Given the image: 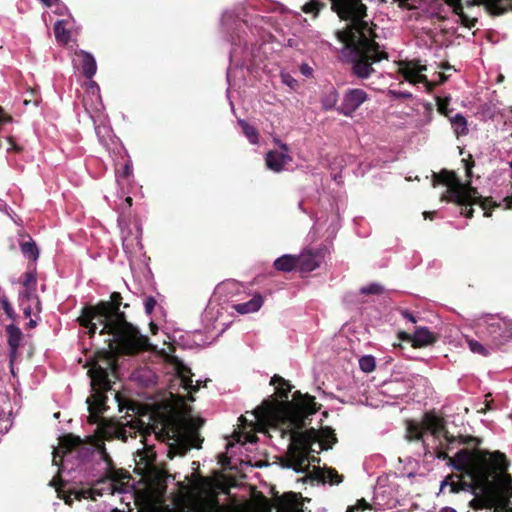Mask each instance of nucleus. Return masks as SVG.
Instances as JSON below:
<instances>
[{"mask_svg":"<svg viewBox=\"0 0 512 512\" xmlns=\"http://www.w3.org/2000/svg\"><path fill=\"white\" fill-rule=\"evenodd\" d=\"M122 300L120 292H112L107 301L101 300L95 305H85L77 318L79 325L87 329L89 338L94 337L99 326V335L111 336L104 341L107 348L96 351L88 370L91 384L100 389L112 388L109 374L117 369L116 354L136 355L150 347L148 337L142 335L140 330L127 320L125 312L120 310L121 306L129 307V304H123Z\"/></svg>","mask_w":512,"mask_h":512,"instance_id":"nucleus-1","label":"nucleus"},{"mask_svg":"<svg viewBox=\"0 0 512 512\" xmlns=\"http://www.w3.org/2000/svg\"><path fill=\"white\" fill-rule=\"evenodd\" d=\"M408 440L421 441L423 456L431 459H448V464L458 471L469 473L476 482H487L496 472L507 468V458L499 451L484 452L459 449L453 458L449 452L473 440L471 437H455L446 429L445 421L434 412H426L421 421H409L406 429Z\"/></svg>","mask_w":512,"mask_h":512,"instance_id":"nucleus-2","label":"nucleus"},{"mask_svg":"<svg viewBox=\"0 0 512 512\" xmlns=\"http://www.w3.org/2000/svg\"><path fill=\"white\" fill-rule=\"evenodd\" d=\"M297 407H299L297 399L286 404V411L291 416L286 420L287 430L282 433V437L287 435L290 438L285 466L296 472L306 473L311 464L320 462V458L313 455L320 452H317L318 448L313 447L317 442V430L314 428L303 430L308 423L303 421V410L300 412Z\"/></svg>","mask_w":512,"mask_h":512,"instance_id":"nucleus-3","label":"nucleus"},{"mask_svg":"<svg viewBox=\"0 0 512 512\" xmlns=\"http://www.w3.org/2000/svg\"><path fill=\"white\" fill-rule=\"evenodd\" d=\"M354 76L368 78L372 64L387 58V53L375 42V25L366 14V6L354 0Z\"/></svg>","mask_w":512,"mask_h":512,"instance_id":"nucleus-4","label":"nucleus"},{"mask_svg":"<svg viewBox=\"0 0 512 512\" xmlns=\"http://www.w3.org/2000/svg\"><path fill=\"white\" fill-rule=\"evenodd\" d=\"M271 385H276L275 394L281 399V402L273 403L271 401H264L263 405L255 410L256 417L258 419H271L275 420L281 433L287 430L288 424L286 420L290 418V414L286 411V404L292 403L295 399L299 400V410H303V421L307 422L309 416L315 414L320 409V404L315 401V397L308 393H301L295 391L292 396V400H288L289 394L292 391L293 386L288 380L275 374L271 380Z\"/></svg>","mask_w":512,"mask_h":512,"instance_id":"nucleus-5","label":"nucleus"},{"mask_svg":"<svg viewBox=\"0 0 512 512\" xmlns=\"http://www.w3.org/2000/svg\"><path fill=\"white\" fill-rule=\"evenodd\" d=\"M427 11L432 17L445 19L448 12H452L458 17L460 23L472 28L478 21V13L480 7L486 12L499 15L512 7V0H465L462 4L461 0H427Z\"/></svg>","mask_w":512,"mask_h":512,"instance_id":"nucleus-6","label":"nucleus"},{"mask_svg":"<svg viewBox=\"0 0 512 512\" xmlns=\"http://www.w3.org/2000/svg\"><path fill=\"white\" fill-rule=\"evenodd\" d=\"M184 429L185 419L180 416H171L165 420L161 431L156 433L159 439L174 441L169 445L167 453L171 459L176 455H185L192 447H201L203 439H201L200 435L196 431H190L186 435Z\"/></svg>","mask_w":512,"mask_h":512,"instance_id":"nucleus-7","label":"nucleus"},{"mask_svg":"<svg viewBox=\"0 0 512 512\" xmlns=\"http://www.w3.org/2000/svg\"><path fill=\"white\" fill-rule=\"evenodd\" d=\"M331 9L337 13L341 20L347 21L342 29L335 32L338 46L335 50L338 52L340 61L352 64V0H330Z\"/></svg>","mask_w":512,"mask_h":512,"instance_id":"nucleus-8","label":"nucleus"},{"mask_svg":"<svg viewBox=\"0 0 512 512\" xmlns=\"http://www.w3.org/2000/svg\"><path fill=\"white\" fill-rule=\"evenodd\" d=\"M441 181L448 186V200L461 206L460 213L462 215L467 218H471L474 211L472 206L479 204L482 210H484V216H490L486 211L485 202L481 200V196L478 194L476 189L469 185L459 183L453 175L449 174H447L446 178Z\"/></svg>","mask_w":512,"mask_h":512,"instance_id":"nucleus-9","label":"nucleus"},{"mask_svg":"<svg viewBox=\"0 0 512 512\" xmlns=\"http://www.w3.org/2000/svg\"><path fill=\"white\" fill-rule=\"evenodd\" d=\"M477 330L493 345L499 346L512 338V321L489 315L478 323Z\"/></svg>","mask_w":512,"mask_h":512,"instance_id":"nucleus-10","label":"nucleus"},{"mask_svg":"<svg viewBox=\"0 0 512 512\" xmlns=\"http://www.w3.org/2000/svg\"><path fill=\"white\" fill-rule=\"evenodd\" d=\"M397 64H399V72L406 81L414 85L423 84L426 91L432 89L431 83L423 74L427 70L425 65H421L417 61H400Z\"/></svg>","mask_w":512,"mask_h":512,"instance_id":"nucleus-11","label":"nucleus"},{"mask_svg":"<svg viewBox=\"0 0 512 512\" xmlns=\"http://www.w3.org/2000/svg\"><path fill=\"white\" fill-rule=\"evenodd\" d=\"M92 390L94 393L91 397L87 398L88 410H89V423L95 424L98 423L101 415L108 409L106 405L108 397L106 396V392L110 389H100L93 384H91Z\"/></svg>","mask_w":512,"mask_h":512,"instance_id":"nucleus-12","label":"nucleus"},{"mask_svg":"<svg viewBox=\"0 0 512 512\" xmlns=\"http://www.w3.org/2000/svg\"><path fill=\"white\" fill-rule=\"evenodd\" d=\"M82 445L80 437L66 434L59 438V446L53 450V464L61 466L65 454Z\"/></svg>","mask_w":512,"mask_h":512,"instance_id":"nucleus-13","label":"nucleus"},{"mask_svg":"<svg viewBox=\"0 0 512 512\" xmlns=\"http://www.w3.org/2000/svg\"><path fill=\"white\" fill-rule=\"evenodd\" d=\"M297 258V268L301 272H311L318 268L323 261L321 250H304Z\"/></svg>","mask_w":512,"mask_h":512,"instance_id":"nucleus-14","label":"nucleus"},{"mask_svg":"<svg viewBox=\"0 0 512 512\" xmlns=\"http://www.w3.org/2000/svg\"><path fill=\"white\" fill-rule=\"evenodd\" d=\"M6 334L9 347L10 367L11 371L13 372V363L18 357V349L21 345V341L23 340L24 335L21 329L14 324L6 326Z\"/></svg>","mask_w":512,"mask_h":512,"instance_id":"nucleus-15","label":"nucleus"},{"mask_svg":"<svg viewBox=\"0 0 512 512\" xmlns=\"http://www.w3.org/2000/svg\"><path fill=\"white\" fill-rule=\"evenodd\" d=\"M403 339L412 342L413 347H425L436 342L437 334L430 331L427 327H418L413 335L403 333Z\"/></svg>","mask_w":512,"mask_h":512,"instance_id":"nucleus-16","label":"nucleus"},{"mask_svg":"<svg viewBox=\"0 0 512 512\" xmlns=\"http://www.w3.org/2000/svg\"><path fill=\"white\" fill-rule=\"evenodd\" d=\"M291 161L292 157L289 154L276 150L267 152L265 156V163L267 168L276 173L283 171L286 164Z\"/></svg>","mask_w":512,"mask_h":512,"instance_id":"nucleus-17","label":"nucleus"},{"mask_svg":"<svg viewBox=\"0 0 512 512\" xmlns=\"http://www.w3.org/2000/svg\"><path fill=\"white\" fill-rule=\"evenodd\" d=\"M494 511L512 512V480H510L497 494Z\"/></svg>","mask_w":512,"mask_h":512,"instance_id":"nucleus-18","label":"nucleus"},{"mask_svg":"<svg viewBox=\"0 0 512 512\" xmlns=\"http://www.w3.org/2000/svg\"><path fill=\"white\" fill-rule=\"evenodd\" d=\"M447 487L451 493L469 491L472 489L470 484L463 482L461 478L455 474L448 475L441 481L440 491L443 492Z\"/></svg>","mask_w":512,"mask_h":512,"instance_id":"nucleus-19","label":"nucleus"},{"mask_svg":"<svg viewBox=\"0 0 512 512\" xmlns=\"http://www.w3.org/2000/svg\"><path fill=\"white\" fill-rule=\"evenodd\" d=\"M312 478L323 483L328 482L331 485H337L342 482L343 476L333 468H314Z\"/></svg>","mask_w":512,"mask_h":512,"instance_id":"nucleus-20","label":"nucleus"},{"mask_svg":"<svg viewBox=\"0 0 512 512\" xmlns=\"http://www.w3.org/2000/svg\"><path fill=\"white\" fill-rule=\"evenodd\" d=\"M76 55L81 58L80 67L82 74L87 79H92L97 70L96 60L93 55L83 50L78 52Z\"/></svg>","mask_w":512,"mask_h":512,"instance_id":"nucleus-21","label":"nucleus"},{"mask_svg":"<svg viewBox=\"0 0 512 512\" xmlns=\"http://www.w3.org/2000/svg\"><path fill=\"white\" fill-rule=\"evenodd\" d=\"M336 441V435L330 427L322 428L320 431H317V442L315 443L318 447L317 452L332 448Z\"/></svg>","mask_w":512,"mask_h":512,"instance_id":"nucleus-22","label":"nucleus"},{"mask_svg":"<svg viewBox=\"0 0 512 512\" xmlns=\"http://www.w3.org/2000/svg\"><path fill=\"white\" fill-rule=\"evenodd\" d=\"M263 305V297L256 294L247 302L235 305V310L240 314H247L258 311Z\"/></svg>","mask_w":512,"mask_h":512,"instance_id":"nucleus-23","label":"nucleus"},{"mask_svg":"<svg viewBox=\"0 0 512 512\" xmlns=\"http://www.w3.org/2000/svg\"><path fill=\"white\" fill-rule=\"evenodd\" d=\"M177 371H178V375L181 379V384L184 389H186L190 392H192V391L195 392L198 390V386L193 385V380H192L193 373L188 366H186L184 364H180L177 367Z\"/></svg>","mask_w":512,"mask_h":512,"instance_id":"nucleus-24","label":"nucleus"},{"mask_svg":"<svg viewBox=\"0 0 512 512\" xmlns=\"http://www.w3.org/2000/svg\"><path fill=\"white\" fill-rule=\"evenodd\" d=\"M274 268L281 272H291L297 268V258L290 254L283 255L274 261Z\"/></svg>","mask_w":512,"mask_h":512,"instance_id":"nucleus-25","label":"nucleus"},{"mask_svg":"<svg viewBox=\"0 0 512 512\" xmlns=\"http://www.w3.org/2000/svg\"><path fill=\"white\" fill-rule=\"evenodd\" d=\"M449 121L454 133L457 136H464L468 134V123L466 118L461 113H456L455 115L449 117Z\"/></svg>","mask_w":512,"mask_h":512,"instance_id":"nucleus-26","label":"nucleus"},{"mask_svg":"<svg viewBox=\"0 0 512 512\" xmlns=\"http://www.w3.org/2000/svg\"><path fill=\"white\" fill-rule=\"evenodd\" d=\"M28 241H22L20 242V250L22 254L28 258L32 262H36L39 258V249L35 243V241L29 237Z\"/></svg>","mask_w":512,"mask_h":512,"instance_id":"nucleus-27","label":"nucleus"},{"mask_svg":"<svg viewBox=\"0 0 512 512\" xmlns=\"http://www.w3.org/2000/svg\"><path fill=\"white\" fill-rule=\"evenodd\" d=\"M239 125L242 128L243 134L248 138L249 142L252 144H257L259 142V132L256 127L250 125L245 120H239Z\"/></svg>","mask_w":512,"mask_h":512,"instance_id":"nucleus-28","label":"nucleus"},{"mask_svg":"<svg viewBox=\"0 0 512 512\" xmlns=\"http://www.w3.org/2000/svg\"><path fill=\"white\" fill-rule=\"evenodd\" d=\"M359 367L365 373L372 372L376 367L375 357L372 355H364L359 359Z\"/></svg>","mask_w":512,"mask_h":512,"instance_id":"nucleus-29","label":"nucleus"},{"mask_svg":"<svg viewBox=\"0 0 512 512\" xmlns=\"http://www.w3.org/2000/svg\"><path fill=\"white\" fill-rule=\"evenodd\" d=\"M54 34L58 41L66 43L70 38V33L66 30L61 21H57L54 25Z\"/></svg>","mask_w":512,"mask_h":512,"instance_id":"nucleus-30","label":"nucleus"},{"mask_svg":"<svg viewBox=\"0 0 512 512\" xmlns=\"http://www.w3.org/2000/svg\"><path fill=\"white\" fill-rule=\"evenodd\" d=\"M0 310H2L8 318L15 320L16 313L9 299L5 295L0 296Z\"/></svg>","mask_w":512,"mask_h":512,"instance_id":"nucleus-31","label":"nucleus"},{"mask_svg":"<svg viewBox=\"0 0 512 512\" xmlns=\"http://www.w3.org/2000/svg\"><path fill=\"white\" fill-rule=\"evenodd\" d=\"M354 232L361 237H366L370 234V227L363 219L354 218Z\"/></svg>","mask_w":512,"mask_h":512,"instance_id":"nucleus-32","label":"nucleus"},{"mask_svg":"<svg viewBox=\"0 0 512 512\" xmlns=\"http://www.w3.org/2000/svg\"><path fill=\"white\" fill-rule=\"evenodd\" d=\"M384 288L378 283H370L368 285L363 286L360 289L361 294L365 295H379L383 292Z\"/></svg>","mask_w":512,"mask_h":512,"instance_id":"nucleus-33","label":"nucleus"},{"mask_svg":"<svg viewBox=\"0 0 512 512\" xmlns=\"http://www.w3.org/2000/svg\"><path fill=\"white\" fill-rule=\"evenodd\" d=\"M22 284L24 287L36 288L37 278L35 269L24 273Z\"/></svg>","mask_w":512,"mask_h":512,"instance_id":"nucleus-34","label":"nucleus"},{"mask_svg":"<svg viewBox=\"0 0 512 512\" xmlns=\"http://www.w3.org/2000/svg\"><path fill=\"white\" fill-rule=\"evenodd\" d=\"M325 7L324 3L319 2L318 0H311L303 6V11L305 13H315L317 14L322 8Z\"/></svg>","mask_w":512,"mask_h":512,"instance_id":"nucleus-35","label":"nucleus"},{"mask_svg":"<svg viewBox=\"0 0 512 512\" xmlns=\"http://www.w3.org/2000/svg\"><path fill=\"white\" fill-rule=\"evenodd\" d=\"M21 298L26 300H35L37 308L40 309V299L36 295V288L24 287V290L21 293Z\"/></svg>","mask_w":512,"mask_h":512,"instance_id":"nucleus-36","label":"nucleus"},{"mask_svg":"<svg viewBox=\"0 0 512 512\" xmlns=\"http://www.w3.org/2000/svg\"><path fill=\"white\" fill-rule=\"evenodd\" d=\"M468 345H469L470 350L473 353H477V354H480V355H483V356H487L488 355V349L483 344H481L480 342H478L476 340H469L468 341Z\"/></svg>","mask_w":512,"mask_h":512,"instance_id":"nucleus-37","label":"nucleus"},{"mask_svg":"<svg viewBox=\"0 0 512 512\" xmlns=\"http://www.w3.org/2000/svg\"><path fill=\"white\" fill-rule=\"evenodd\" d=\"M384 493H385V490L383 489V487L378 486L375 488L374 497H373L374 505H376V506L390 505L389 501H384L382 499V494H384Z\"/></svg>","mask_w":512,"mask_h":512,"instance_id":"nucleus-38","label":"nucleus"},{"mask_svg":"<svg viewBox=\"0 0 512 512\" xmlns=\"http://www.w3.org/2000/svg\"><path fill=\"white\" fill-rule=\"evenodd\" d=\"M367 100V94L361 89H354V110Z\"/></svg>","mask_w":512,"mask_h":512,"instance_id":"nucleus-39","label":"nucleus"},{"mask_svg":"<svg viewBox=\"0 0 512 512\" xmlns=\"http://www.w3.org/2000/svg\"><path fill=\"white\" fill-rule=\"evenodd\" d=\"M437 106H438V111L441 114L445 115L448 118L451 117L450 113H451L452 109L449 108V103L447 100L438 99Z\"/></svg>","mask_w":512,"mask_h":512,"instance_id":"nucleus-40","label":"nucleus"},{"mask_svg":"<svg viewBox=\"0 0 512 512\" xmlns=\"http://www.w3.org/2000/svg\"><path fill=\"white\" fill-rule=\"evenodd\" d=\"M157 304L156 299L153 296L146 297L144 301V308L147 315H151Z\"/></svg>","mask_w":512,"mask_h":512,"instance_id":"nucleus-41","label":"nucleus"},{"mask_svg":"<svg viewBox=\"0 0 512 512\" xmlns=\"http://www.w3.org/2000/svg\"><path fill=\"white\" fill-rule=\"evenodd\" d=\"M133 174V167L130 161L126 162L122 170L117 173L118 177L129 178Z\"/></svg>","mask_w":512,"mask_h":512,"instance_id":"nucleus-42","label":"nucleus"},{"mask_svg":"<svg viewBox=\"0 0 512 512\" xmlns=\"http://www.w3.org/2000/svg\"><path fill=\"white\" fill-rule=\"evenodd\" d=\"M210 487V481L207 478L201 477L199 482L195 484V488L201 492H205Z\"/></svg>","mask_w":512,"mask_h":512,"instance_id":"nucleus-43","label":"nucleus"},{"mask_svg":"<svg viewBox=\"0 0 512 512\" xmlns=\"http://www.w3.org/2000/svg\"><path fill=\"white\" fill-rule=\"evenodd\" d=\"M469 505L473 509H482L485 506V500L478 497H474L472 500L469 501Z\"/></svg>","mask_w":512,"mask_h":512,"instance_id":"nucleus-44","label":"nucleus"},{"mask_svg":"<svg viewBox=\"0 0 512 512\" xmlns=\"http://www.w3.org/2000/svg\"><path fill=\"white\" fill-rule=\"evenodd\" d=\"M389 93L397 98H402V99H409L412 97V94L408 91L390 90Z\"/></svg>","mask_w":512,"mask_h":512,"instance_id":"nucleus-45","label":"nucleus"},{"mask_svg":"<svg viewBox=\"0 0 512 512\" xmlns=\"http://www.w3.org/2000/svg\"><path fill=\"white\" fill-rule=\"evenodd\" d=\"M368 508H370V504L363 498L360 500H357V503L354 504V511L355 510L364 511Z\"/></svg>","mask_w":512,"mask_h":512,"instance_id":"nucleus-46","label":"nucleus"},{"mask_svg":"<svg viewBox=\"0 0 512 512\" xmlns=\"http://www.w3.org/2000/svg\"><path fill=\"white\" fill-rule=\"evenodd\" d=\"M7 140L9 142V144H10V147L8 148V151L13 150L15 152H20L22 150V148L19 145L16 144V142H15V140H14V138L12 136H8Z\"/></svg>","mask_w":512,"mask_h":512,"instance_id":"nucleus-47","label":"nucleus"},{"mask_svg":"<svg viewBox=\"0 0 512 512\" xmlns=\"http://www.w3.org/2000/svg\"><path fill=\"white\" fill-rule=\"evenodd\" d=\"M138 423H139V432L142 434H148V433H150V430L153 429L152 426L145 425V423L142 422L141 420H138Z\"/></svg>","mask_w":512,"mask_h":512,"instance_id":"nucleus-48","label":"nucleus"},{"mask_svg":"<svg viewBox=\"0 0 512 512\" xmlns=\"http://www.w3.org/2000/svg\"><path fill=\"white\" fill-rule=\"evenodd\" d=\"M402 316L407 321H410L412 323H416L415 316L412 313H410L409 311H407V310L402 311Z\"/></svg>","mask_w":512,"mask_h":512,"instance_id":"nucleus-49","label":"nucleus"},{"mask_svg":"<svg viewBox=\"0 0 512 512\" xmlns=\"http://www.w3.org/2000/svg\"><path fill=\"white\" fill-rule=\"evenodd\" d=\"M146 464L149 465V464H152L155 459H156V454L152 451H149L146 455Z\"/></svg>","mask_w":512,"mask_h":512,"instance_id":"nucleus-50","label":"nucleus"},{"mask_svg":"<svg viewBox=\"0 0 512 512\" xmlns=\"http://www.w3.org/2000/svg\"><path fill=\"white\" fill-rule=\"evenodd\" d=\"M301 72L306 76H310L312 74V68L308 65H302Z\"/></svg>","mask_w":512,"mask_h":512,"instance_id":"nucleus-51","label":"nucleus"},{"mask_svg":"<svg viewBox=\"0 0 512 512\" xmlns=\"http://www.w3.org/2000/svg\"><path fill=\"white\" fill-rule=\"evenodd\" d=\"M23 313H24V316L26 318L30 317L31 316V313H32V309H31V306L28 305L26 307L23 308Z\"/></svg>","mask_w":512,"mask_h":512,"instance_id":"nucleus-52","label":"nucleus"},{"mask_svg":"<svg viewBox=\"0 0 512 512\" xmlns=\"http://www.w3.org/2000/svg\"><path fill=\"white\" fill-rule=\"evenodd\" d=\"M503 202L505 203V208H512V197L511 198H504Z\"/></svg>","mask_w":512,"mask_h":512,"instance_id":"nucleus-53","label":"nucleus"},{"mask_svg":"<svg viewBox=\"0 0 512 512\" xmlns=\"http://www.w3.org/2000/svg\"><path fill=\"white\" fill-rule=\"evenodd\" d=\"M279 147H280V149H281V151H280V152H282V153H287V154H288V152H289V150H290V149H289V147H288V145H287V144H285V143H281V144L279 145Z\"/></svg>","mask_w":512,"mask_h":512,"instance_id":"nucleus-54","label":"nucleus"},{"mask_svg":"<svg viewBox=\"0 0 512 512\" xmlns=\"http://www.w3.org/2000/svg\"><path fill=\"white\" fill-rule=\"evenodd\" d=\"M124 203L126 204L127 208H130L133 204V199L130 196H127L124 200Z\"/></svg>","mask_w":512,"mask_h":512,"instance_id":"nucleus-55","label":"nucleus"},{"mask_svg":"<svg viewBox=\"0 0 512 512\" xmlns=\"http://www.w3.org/2000/svg\"><path fill=\"white\" fill-rule=\"evenodd\" d=\"M435 212H424L423 216L425 219H433Z\"/></svg>","mask_w":512,"mask_h":512,"instance_id":"nucleus-56","label":"nucleus"},{"mask_svg":"<svg viewBox=\"0 0 512 512\" xmlns=\"http://www.w3.org/2000/svg\"><path fill=\"white\" fill-rule=\"evenodd\" d=\"M440 512H457V511L452 507H444L440 510Z\"/></svg>","mask_w":512,"mask_h":512,"instance_id":"nucleus-57","label":"nucleus"},{"mask_svg":"<svg viewBox=\"0 0 512 512\" xmlns=\"http://www.w3.org/2000/svg\"><path fill=\"white\" fill-rule=\"evenodd\" d=\"M343 112H344L345 115L350 116V115H352V108L347 106V107H345Z\"/></svg>","mask_w":512,"mask_h":512,"instance_id":"nucleus-58","label":"nucleus"},{"mask_svg":"<svg viewBox=\"0 0 512 512\" xmlns=\"http://www.w3.org/2000/svg\"><path fill=\"white\" fill-rule=\"evenodd\" d=\"M36 325H37V323L33 319H30V321L28 322V327L29 328H34V327H36Z\"/></svg>","mask_w":512,"mask_h":512,"instance_id":"nucleus-59","label":"nucleus"},{"mask_svg":"<svg viewBox=\"0 0 512 512\" xmlns=\"http://www.w3.org/2000/svg\"><path fill=\"white\" fill-rule=\"evenodd\" d=\"M64 501H65L66 504L72 505V500H71L70 497L64 498Z\"/></svg>","mask_w":512,"mask_h":512,"instance_id":"nucleus-60","label":"nucleus"},{"mask_svg":"<svg viewBox=\"0 0 512 512\" xmlns=\"http://www.w3.org/2000/svg\"><path fill=\"white\" fill-rule=\"evenodd\" d=\"M43 3H45L47 6L52 5V0H41Z\"/></svg>","mask_w":512,"mask_h":512,"instance_id":"nucleus-61","label":"nucleus"},{"mask_svg":"<svg viewBox=\"0 0 512 512\" xmlns=\"http://www.w3.org/2000/svg\"><path fill=\"white\" fill-rule=\"evenodd\" d=\"M90 87H91V88H97V89H98V85H97V84H96V82H94V81H92V82L90 83Z\"/></svg>","mask_w":512,"mask_h":512,"instance_id":"nucleus-62","label":"nucleus"},{"mask_svg":"<svg viewBox=\"0 0 512 512\" xmlns=\"http://www.w3.org/2000/svg\"><path fill=\"white\" fill-rule=\"evenodd\" d=\"M150 326L152 330H157V326L153 322L150 323ZM153 333H155V331H153Z\"/></svg>","mask_w":512,"mask_h":512,"instance_id":"nucleus-63","label":"nucleus"},{"mask_svg":"<svg viewBox=\"0 0 512 512\" xmlns=\"http://www.w3.org/2000/svg\"><path fill=\"white\" fill-rule=\"evenodd\" d=\"M346 512H352V505L347 507Z\"/></svg>","mask_w":512,"mask_h":512,"instance_id":"nucleus-64","label":"nucleus"}]
</instances>
